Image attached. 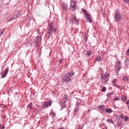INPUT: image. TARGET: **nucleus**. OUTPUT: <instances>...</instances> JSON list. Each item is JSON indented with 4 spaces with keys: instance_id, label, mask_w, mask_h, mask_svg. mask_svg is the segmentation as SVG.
<instances>
[{
    "instance_id": "nucleus-10",
    "label": "nucleus",
    "mask_w": 129,
    "mask_h": 129,
    "mask_svg": "<svg viewBox=\"0 0 129 129\" xmlns=\"http://www.w3.org/2000/svg\"><path fill=\"white\" fill-rule=\"evenodd\" d=\"M52 30H53V26L51 25H49L48 28L47 29L48 37L49 38H50V36L52 35Z\"/></svg>"
},
{
    "instance_id": "nucleus-42",
    "label": "nucleus",
    "mask_w": 129,
    "mask_h": 129,
    "mask_svg": "<svg viewBox=\"0 0 129 129\" xmlns=\"http://www.w3.org/2000/svg\"><path fill=\"white\" fill-rule=\"evenodd\" d=\"M126 104L128 105L129 104V100H127L126 102Z\"/></svg>"
},
{
    "instance_id": "nucleus-13",
    "label": "nucleus",
    "mask_w": 129,
    "mask_h": 129,
    "mask_svg": "<svg viewBox=\"0 0 129 129\" xmlns=\"http://www.w3.org/2000/svg\"><path fill=\"white\" fill-rule=\"evenodd\" d=\"M121 66H118V65H115V72L116 74L118 75V73H119V71L120 70L121 68Z\"/></svg>"
},
{
    "instance_id": "nucleus-25",
    "label": "nucleus",
    "mask_w": 129,
    "mask_h": 129,
    "mask_svg": "<svg viewBox=\"0 0 129 129\" xmlns=\"http://www.w3.org/2000/svg\"><path fill=\"white\" fill-rule=\"evenodd\" d=\"M126 65H129V59H127L125 60Z\"/></svg>"
},
{
    "instance_id": "nucleus-21",
    "label": "nucleus",
    "mask_w": 129,
    "mask_h": 129,
    "mask_svg": "<svg viewBox=\"0 0 129 129\" xmlns=\"http://www.w3.org/2000/svg\"><path fill=\"white\" fill-rule=\"evenodd\" d=\"M91 55V51H88L86 53V57H89Z\"/></svg>"
},
{
    "instance_id": "nucleus-2",
    "label": "nucleus",
    "mask_w": 129,
    "mask_h": 129,
    "mask_svg": "<svg viewBox=\"0 0 129 129\" xmlns=\"http://www.w3.org/2000/svg\"><path fill=\"white\" fill-rule=\"evenodd\" d=\"M110 76L109 75V74L106 73L104 74V75H101V81L102 83V84L106 85L107 84V82L109 80V77Z\"/></svg>"
},
{
    "instance_id": "nucleus-43",
    "label": "nucleus",
    "mask_w": 129,
    "mask_h": 129,
    "mask_svg": "<svg viewBox=\"0 0 129 129\" xmlns=\"http://www.w3.org/2000/svg\"><path fill=\"white\" fill-rule=\"evenodd\" d=\"M114 87H115V86L117 87V85H116V84H114Z\"/></svg>"
},
{
    "instance_id": "nucleus-17",
    "label": "nucleus",
    "mask_w": 129,
    "mask_h": 129,
    "mask_svg": "<svg viewBox=\"0 0 129 129\" xmlns=\"http://www.w3.org/2000/svg\"><path fill=\"white\" fill-rule=\"evenodd\" d=\"M105 111L107 113H111V112H112V110H111V109L109 108H107Z\"/></svg>"
},
{
    "instance_id": "nucleus-3",
    "label": "nucleus",
    "mask_w": 129,
    "mask_h": 129,
    "mask_svg": "<svg viewBox=\"0 0 129 129\" xmlns=\"http://www.w3.org/2000/svg\"><path fill=\"white\" fill-rule=\"evenodd\" d=\"M83 13L85 14V16L86 17V19H87L88 22L89 23H91L92 22V18H91V16L90 14L87 13V11L86 10L83 9Z\"/></svg>"
},
{
    "instance_id": "nucleus-35",
    "label": "nucleus",
    "mask_w": 129,
    "mask_h": 129,
    "mask_svg": "<svg viewBox=\"0 0 129 129\" xmlns=\"http://www.w3.org/2000/svg\"><path fill=\"white\" fill-rule=\"evenodd\" d=\"M123 80H124V81H126V80H127V78L126 77H123Z\"/></svg>"
},
{
    "instance_id": "nucleus-7",
    "label": "nucleus",
    "mask_w": 129,
    "mask_h": 129,
    "mask_svg": "<svg viewBox=\"0 0 129 129\" xmlns=\"http://www.w3.org/2000/svg\"><path fill=\"white\" fill-rule=\"evenodd\" d=\"M51 103H52V102H51V101L45 102L44 103H43V108L44 109H47V108H48V107H50Z\"/></svg>"
},
{
    "instance_id": "nucleus-37",
    "label": "nucleus",
    "mask_w": 129,
    "mask_h": 129,
    "mask_svg": "<svg viewBox=\"0 0 129 129\" xmlns=\"http://www.w3.org/2000/svg\"><path fill=\"white\" fill-rule=\"evenodd\" d=\"M20 16V13H18V14L16 15V16H15V18H19Z\"/></svg>"
},
{
    "instance_id": "nucleus-38",
    "label": "nucleus",
    "mask_w": 129,
    "mask_h": 129,
    "mask_svg": "<svg viewBox=\"0 0 129 129\" xmlns=\"http://www.w3.org/2000/svg\"><path fill=\"white\" fill-rule=\"evenodd\" d=\"M1 107H5V106H6V105H5V104H2L1 105Z\"/></svg>"
},
{
    "instance_id": "nucleus-31",
    "label": "nucleus",
    "mask_w": 129,
    "mask_h": 129,
    "mask_svg": "<svg viewBox=\"0 0 129 129\" xmlns=\"http://www.w3.org/2000/svg\"><path fill=\"white\" fill-rule=\"evenodd\" d=\"M119 118H121L122 119H123V118L124 117V116H123V115L121 114L119 115Z\"/></svg>"
},
{
    "instance_id": "nucleus-44",
    "label": "nucleus",
    "mask_w": 129,
    "mask_h": 129,
    "mask_svg": "<svg viewBox=\"0 0 129 129\" xmlns=\"http://www.w3.org/2000/svg\"><path fill=\"white\" fill-rule=\"evenodd\" d=\"M114 87H115V86L117 87V85H116V84H114Z\"/></svg>"
},
{
    "instance_id": "nucleus-8",
    "label": "nucleus",
    "mask_w": 129,
    "mask_h": 129,
    "mask_svg": "<svg viewBox=\"0 0 129 129\" xmlns=\"http://www.w3.org/2000/svg\"><path fill=\"white\" fill-rule=\"evenodd\" d=\"M70 21L73 23V24H75L77 26H79V21L78 19H76V17H73L70 19Z\"/></svg>"
},
{
    "instance_id": "nucleus-24",
    "label": "nucleus",
    "mask_w": 129,
    "mask_h": 129,
    "mask_svg": "<svg viewBox=\"0 0 129 129\" xmlns=\"http://www.w3.org/2000/svg\"><path fill=\"white\" fill-rule=\"evenodd\" d=\"M102 92H105L106 91V88L105 87H103L101 89Z\"/></svg>"
},
{
    "instance_id": "nucleus-34",
    "label": "nucleus",
    "mask_w": 129,
    "mask_h": 129,
    "mask_svg": "<svg viewBox=\"0 0 129 129\" xmlns=\"http://www.w3.org/2000/svg\"><path fill=\"white\" fill-rule=\"evenodd\" d=\"M53 30V32L54 33H56V32H57V28H53L52 29Z\"/></svg>"
},
{
    "instance_id": "nucleus-36",
    "label": "nucleus",
    "mask_w": 129,
    "mask_h": 129,
    "mask_svg": "<svg viewBox=\"0 0 129 129\" xmlns=\"http://www.w3.org/2000/svg\"><path fill=\"white\" fill-rule=\"evenodd\" d=\"M126 54L127 55V56H129V49L126 52Z\"/></svg>"
},
{
    "instance_id": "nucleus-32",
    "label": "nucleus",
    "mask_w": 129,
    "mask_h": 129,
    "mask_svg": "<svg viewBox=\"0 0 129 129\" xmlns=\"http://www.w3.org/2000/svg\"><path fill=\"white\" fill-rule=\"evenodd\" d=\"M124 120L125 121H127V120H128V117H127V116H125L124 117Z\"/></svg>"
},
{
    "instance_id": "nucleus-33",
    "label": "nucleus",
    "mask_w": 129,
    "mask_h": 129,
    "mask_svg": "<svg viewBox=\"0 0 129 129\" xmlns=\"http://www.w3.org/2000/svg\"><path fill=\"white\" fill-rule=\"evenodd\" d=\"M115 65H118V66H120V61H118L117 63H116Z\"/></svg>"
},
{
    "instance_id": "nucleus-28",
    "label": "nucleus",
    "mask_w": 129,
    "mask_h": 129,
    "mask_svg": "<svg viewBox=\"0 0 129 129\" xmlns=\"http://www.w3.org/2000/svg\"><path fill=\"white\" fill-rule=\"evenodd\" d=\"M125 4H128L129 0H122Z\"/></svg>"
},
{
    "instance_id": "nucleus-6",
    "label": "nucleus",
    "mask_w": 129,
    "mask_h": 129,
    "mask_svg": "<svg viewBox=\"0 0 129 129\" xmlns=\"http://www.w3.org/2000/svg\"><path fill=\"white\" fill-rule=\"evenodd\" d=\"M76 8H77V4H70L69 11L71 12H75L76 11Z\"/></svg>"
},
{
    "instance_id": "nucleus-46",
    "label": "nucleus",
    "mask_w": 129,
    "mask_h": 129,
    "mask_svg": "<svg viewBox=\"0 0 129 129\" xmlns=\"http://www.w3.org/2000/svg\"><path fill=\"white\" fill-rule=\"evenodd\" d=\"M5 30H6V29L4 28V29H3V32H4V31H5Z\"/></svg>"
},
{
    "instance_id": "nucleus-16",
    "label": "nucleus",
    "mask_w": 129,
    "mask_h": 129,
    "mask_svg": "<svg viewBox=\"0 0 129 129\" xmlns=\"http://www.w3.org/2000/svg\"><path fill=\"white\" fill-rule=\"evenodd\" d=\"M63 100L64 103H66V102H67V101H68V97L67 96V95H64L63 98Z\"/></svg>"
},
{
    "instance_id": "nucleus-15",
    "label": "nucleus",
    "mask_w": 129,
    "mask_h": 129,
    "mask_svg": "<svg viewBox=\"0 0 129 129\" xmlns=\"http://www.w3.org/2000/svg\"><path fill=\"white\" fill-rule=\"evenodd\" d=\"M78 111H79V105L77 104L76 108L74 109V112H78Z\"/></svg>"
},
{
    "instance_id": "nucleus-5",
    "label": "nucleus",
    "mask_w": 129,
    "mask_h": 129,
    "mask_svg": "<svg viewBox=\"0 0 129 129\" xmlns=\"http://www.w3.org/2000/svg\"><path fill=\"white\" fill-rule=\"evenodd\" d=\"M98 110L101 113L105 112V106L104 105H100L98 106Z\"/></svg>"
},
{
    "instance_id": "nucleus-20",
    "label": "nucleus",
    "mask_w": 129,
    "mask_h": 129,
    "mask_svg": "<svg viewBox=\"0 0 129 129\" xmlns=\"http://www.w3.org/2000/svg\"><path fill=\"white\" fill-rule=\"evenodd\" d=\"M126 96H125V95L122 96V98H121V100L122 101H126Z\"/></svg>"
},
{
    "instance_id": "nucleus-26",
    "label": "nucleus",
    "mask_w": 129,
    "mask_h": 129,
    "mask_svg": "<svg viewBox=\"0 0 129 129\" xmlns=\"http://www.w3.org/2000/svg\"><path fill=\"white\" fill-rule=\"evenodd\" d=\"M70 4H76V1H75V0H71Z\"/></svg>"
},
{
    "instance_id": "nucleus-11",
    "label": "nucleus",
    "mask_w": 129,
    "mask_h": 129,
    "mask_svg": "<svg viewBox=\"0 0 129 129\" xmlns=\"http://www.w3.org/2000/svg\"><path fill=\"white\" fill-rule=\"evenodd\" d=\"M9 67H7L4 73H1V77L2 78H5L8 75V73H9Z\"/></svg>"
},
{
    "instance_id": "nucleus-30",
    "label": "nucleus",
    "mask_w": 129,
    "mask_h": 129,
    "mask_svg": "<svg viewBox=\"0 0 129 129\" xmlns=\"http://www.w3.org/2000/svg\"><path fill=\"white\" fill-rule=\"evenodd\" d=\"M117 81V80H116V79H114L113 81H112V83L113 84H115V83H116V82Z\"/></svg>"
},
{
    "instance_id": "nucleus-48",
    "label": "nucleus",
    "mask_w": 129,
    "mask_h": 129,
    "mask_svg": "<svg viewBox=\"0 0 129 129\" xmlns=\"http://www.w3.org/2000/svg\"><path fill=\"white\" fill-rule=\"evenodd\" d=\"M0 129H1V127H0Z\"/></svg>"
},
{
    "instance_id": "nucleus-47",
    "label": "nucleus",
    "mask_w": 129,
    "mask_h": 129,
    "mask_svg": "<svg viewBox=\"0 0 129 129\" xmlns=\"http://www.w3.org/2000/svg\"><path fill=\"white\" fill-rule=\"evenodd\" d=\"M127 107H128V109H129V105L127 106Z\"/></svg>"
},
{
    "instance_id": "nucleus-40",
    "label": "nucleus",
    "mask_w": 129,
    "mask_h": 129,
    "mask_svg": "<svg viewBox=\"0 0 129 129\" xmlns=\"http://www.w3.org/2000/svg\"><path fill=\"white\" fill-rule=\"evenodd\" d=\"M0 127L1 129H5V126H4V125L0 126Z\"/></svg>"
},
{
    "instance_id": "nucleus-9",
    "label": "nucleus",
    "mask_w": 129,
    "mask_h": 129,
    "mask_svg": "<svg viewBox=\"0 0 129 129\" xmlns=\"http://www.w3.org/2000/svg\"><path fill=\"white\" fill-rule=\"evenodd\" d=\"M40 41H41L40 36H36L34 39V42L36 44V47H39L40 46Z\"/></svg>"
},
{
    "instance_id": "nucleus-39",
    "label": "nucleus",
    "mask_w": 129,
    "mask_h": 129,
    "mask_svg": "<svg viewBox=\"0 0 129 129\" xmlns=\"http://www.w3.org/2000/svg\"><path fill=\"white\" fill-rule=\"evenodd\" d=\"M116 87H117V88H119V89H121V86H118V85H117Z\"/></svg>"
},
{
    "instance_id": "nucleus-45",
    "label": "nucleus",
    "mask_w": 129,
    "mask_h": 129,
    "mask_svg": "<svg viewBox=\"0 0 129 129\" xmlns=\"http://www.w3.org/2000/svg\"><path fill=\"white\" fill-rule=\"evenodd\" d=\"M60 63H62V60H60Z\"/></svg>"
},
{
    "instance_id": "nucleus-19",
    "label": "nucleus",
    "mask_w": 129,
    "mask_h": 129,
    "mask_svg": "<svg viewBox=\"0 0 129 129\" xmlns=\"http://www.w3.org/2000/svg\"><path fill=\"white\" fill-rule=\"evenodd\" d=\"M28 107L29 108V109H33V103H30L28 105Z\"/></svg>"
},
{
    "instance_id": "nucleus-4",
    "label": "nucleus",
    "mask_w": 129,
    "mask_h": 129,
    "mask_svg": "<svg viewBox=\"0 0 129 129\" xmlns=\"http://www.w3.org/2000/svg\"><path fill=\"white\" fill-rule=\"evenodd\" d=\"M115 22H120L121 21V14L118 11H116L114 16Z\"/></svg>"
},
{
    "instance_id": "nucleus-27",
    "label": "nucleus",
    "mask_w": 129,
    "mask_h": 129,
    "mask_svg": "<svg viewBox=\"0 0 129 129\" xmlns=\"http://www.w3.org/2000/svg\"><path fill=\"white\" fill-rule=\"evenodd\" d=\"M114 101H117V100H119V98L118 97H116L113 99Z\"/></svg>"
},
{
    "instance_id": "nucleus-14",
    "label": "nucleus",
    "mask_w": 129,
    "mask_h": 129,
    "mask_svg": "<svg viewBox=\"0 0 129 129\" xmlns=\"http://www.w3.org/2000/svg\"><path fill=\"white\" fill-rule=\"evenodd\" d=\"M101 61V57L99 55L97 56L95 62H100Z\"/></svg>"
},
{
    "instance_id": "nucleus-22",
    "label": "nucleus",
    "mask_w": 129,
    "mask_h": 129,
    "mask_svg": "<svg viewBox=\"0 0 129 129\" xmlns=\"http://www.w3.org/2000/svg\"><path fill=\"white\" fill-rule=\"evenodd\" d=\"M107 122H109V123H114L113 122V120L110 119H108L106 120Z\"/></svg>"
},
{
    "instance_id": "nucleus-12",
    "label": "nucleus",
    "mask_w": 129,
    "mask_h": 129,
    "mask_svg": "<svg viewBox=\"0 0 129 129\" xmlns=\"http://www.w3.org/2000/svg\"><path fill=\"white\" fill-rule=\"evenodd\" d=\"M61 8L62 10L64 12H67V11H68V5H67L66 3H62Z\"/></svg>"
},
{
    "instance_id": "nucleus-18",
    "label": "nucleus",
    "mask_w": 129,
    "mask_h": 129,
    "mask_svg": "<svg viewBox=\"0 0 129 129\" xmlns=\"http://www.w3.org/2000/svg\"><path fill=\"white\" fill-rule=\"evenodd\" d=\"M113 95V92H112L111 93H107L106 94L107 97H112Z\"/></svg>"
},
{
    "instance_id": "nucleus-41",
    "label": "nucleus",
    "mask_w": 129,
    "mask_h": 129,
    "mask_svg": "<svg viewBox=\"0 0 129 129\" xmlns=\"http://www.w3.org/2000/svg\"><path fill=\"white\" fill-rule=\"evenodd\" d=\"M4 34V32L3 31H0V37Z\"/></svg>"
},
{
    "instance_id": "nucleus-1",
    "label": "nucleus",
    "mask_w": 129,
    "mask_h": 129,
    "mask_svg": "<svg viewBox=\"0 0 129 129\" xmlns=\"http://www.w3.org/2000/svg\"><path fill=\"white\" fill-rule=\"evenodd\" d=\"M75 75L74 72H71L70 73H67L65 76L63 77L62 80V83H70L72 80H73V76Z\"/></svg>"
},
{
    "instance_id": "nucleus-23",
    "label": "nucleus",
    "mask_w": 129,
    "mask_h": 129,
    "mask_svg": "<svg viewBox=\"0 0 129 129\" xmlns=\"http://www.w3.org/2000/svg\"><path fill=\"white\" fill-rule=\"evenodd\" d=\"M50 114H51L52 118H54V117H55V116H56V115L55 114V113H54V112H51Z\"/></svg>"
},
{
    "instance_id": "nucleus-29",
    "label": "nucleus",
    "mask_w": 129,
    "mask_h": 129,
    "mask_svg": "<svg viewBox=\"0 0 129 129\" xmlns=\"http://www.w3.org/2000/svg\"><path fill=\"white\" fill-rule=\"evenodd\" d=\"M15 19H17V17H15V16L13 17V18H10V19L9 20V21H13V20H15Z\"/></svg>"
}]
</instances>
